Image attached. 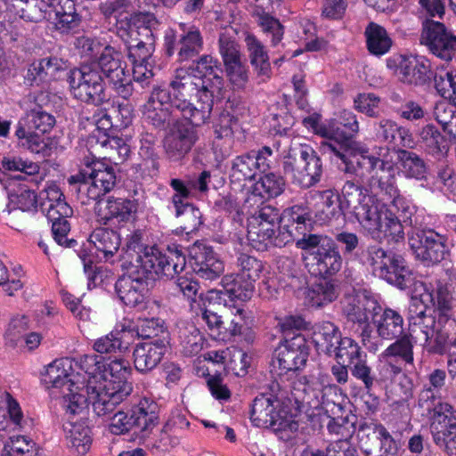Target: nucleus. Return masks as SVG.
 <instances>
[{
    "mask_svg": "<svg viewBox=\"0 0 456 456\" xmlns=\"http://www.w3.org/2000/svg\"><path fill=\"white\" fill-rule=\"evenodd\" d=\"M89 242L95 248L96 256L107 262L118 252L120 236L114 230L101 227L90 234Z\"/></svg>",
    "mask_w": 456,
    "mask_h": 456,
    "instance_id": "nucleus-33",
    "label": "nucleus"
},
{
    "mask_svg": "<svg viewBox=\"0 0 456 456\" xmlns=\"http://www.w3.org/2000/svg\"><path fill=\"white\" fill-rule=\"evenodd\" d=\"M256 175L255 159L251 151L237 156L232 160L230 178L232 183L251 181Z\"/></svg>",
    "mask_w": 456,
    "mask_h": 456,
    "instance_id": "nucleus-47",
    "label": "nucleus"
},
{
    "mask_svg": "<svg viewBox=\"0 0 456 456\" xmlns=\"http://www.w3.org/2000/svg\"><path fill=\"white\" fill-rule=\"evenodd\" d=\"M167 345L160 343H139L133 351L134 365L136 370L142 373H147L155 369L161 362Z\"/></svg>",
    "mask_w": 456,
    "mask_h": 456,
    "instance_id": "nucleus-30",
    "label": "nucleus"
},
{
    "mask_svg": "<svg viewBox=\"0 0 456 456\" xmlns=\"http://www.w3.org/2000/svg\"><path fill=\"white\" fill-rule=\"evenodd\" d=\"M296 246L312 256L321 276L336 274L342 267L343 258L334 240L327 235L304 234Z\"/></svg>",
    "mask_w": 456,
    "mask_h": 456,
    "instance_id": "nucleus-8",
    "label": "nucleus"
},
{
    "mask_svg": "<svg viewBox=\"0 0 456 456\" xmlns=\"http://www.w3.org/2000/svg\"><path fill=\"white\" fill-rule=\"evenodd\" d=\"M187 69L200 80H204V84L215 95L220 94L224 86V69L217 59L210 54H202L192 60Z\"/></svg>",
    "mask_w": 456,
    "mask_h": 456,
    "instance_id": "nucleus-24",
    "label": "nucleus"
},
{
    "mask_svg": "<svg viewBox=\"0 0 456 456\" xmlns=\"http://www.w3.org/2000/svg\"><path fill=\"white\" fill-rule=\"evenodd\" d=\"M390 251H387L378 245H371L362 250L361 261L363 265L371 269L375 276H379L382 268L386 266Z\"/></svg>",
    "mask_w": 456,
    "mask_h": 456,
    "instance_id": "nucleus-58",
    "label": "nucleus"
},
{
    "mask_svg": "<svg viewBox=\"0 0 456 456\" xmlns=\"http://www.w3.org/2000/svg\"><path fill=\"white\" fill-rule=\"evenodd\" d=\"M72 364L70 358L55 360L47 366L42 382L51 389L52 395L62 397L66 414L79 415L86 408L88 396L86 397L78 392L80 387L75 379L77 376Z\"/></svg>",
    "mask_w": 456,
    "mask_h": 456,
    "instance_id": "nucleus-3",
    "label": "nucleus"
},
{
    "mask_svg": "<svg viewBox=\"0 0 456 456\" xmlns=\"http://www.w3.org/2000/svg\"><path fill=\"white\" fill-rule=\"evenodd\" d=\"M158 254H161V251L155 247H151L146 249V253L138 255L134 263L130 261L127 262V264L131 266H135L137 272L142 276H146L147 281H151L155 279V273L159 265L158 262H159L160 259Z\"/></svg>",
    "mask_w": 456,
    "mask_h": 456,
    "instance_id": "nucleus-51",
    "label": "nucleus"
},
{
    "mask_svg": "<svg viewBox=\"0 0 456 456\" xmlns=\"http://www.w3.org/2000/svg\"><path fill=\"white\" fill-rule=\"evenodd\" d=\"M175 110L171 100V92L158 86L153 88L143 106V116L154 128L165 131L180 119L175 113Z\"/></svg>",
    "mask_w": 456,
    "mask_h": 456,
    "instance_id": "nucleus-14",
    "label": "nucleus"
},
{
    "mask_svg": "<svg viewBox=\"0 0 456 456\" xmlns=\"http://www.w3.org/2000/svg\"><path fill=\"white\" fill-rule=\"evenodd\" d=\"M94 207L98 221L103 224H109L116 219L118 222L129 221L137 212L138 203L136 200L126 198H99Z\"/></svg>",
    "mask_w": 456,
    "mask_h": 456,
    "instance_id": "nucleus-22",
    "label": "nucleus"
},
{
    "mask_svg": "<svg viewBox=\"0 0 456 456\" xmlns=\"http://www.w3.org/2000/svg\"><path fill=\"white\" fill-rule=\"evenodd\" d=\"M352 214L365 229L374 234L382 226L384 216H391V210L384 203L375 201L369 196L360 206L354 207Z\"/></svg>",
    "mask_w": 456,
    "mask_h": 456,
    "instance_id": "nucleus-28",
    "label": "nucleus"
},
{
    "mask_svg": "<svg viewBox=\"0 0 456 456\" xmlns=\"http://www.w3.org/2000/svg\"><path fill=\"white\" fill-rule=\"evenodd\" d=\"M96 68L108 80L115 93L124 100H128L134 93V86L126 69V63L122 61L120 52L114 47L106 46L97 60Z\"/></svg>",
    "mask_w": 456,
    "mask_h": 456,
    "instance_id": "nucleus-11",
    "label": "nucleus"
},
{
    "mask_svg": "<svg viewBox=\"0 0 456 456\" xmlns=\"http://www.w3.org/2000/svg\"><path fill=\"white\" fill-rule=\"evenodd\" d=\"M104 365L102 380L98 384L89 380L86 387L88 401L98 416L111 413L133 390L132 384L127 381L132 372L129 361L116 357L110 362L104 360Z\"/></svg>",
    "mask_w": 456,
    "mask_h": 456,
    "instance_id": "nucleus-1",
    "label": "nucleus"
},
{
    "mask_svg": "<svg viewBox=\"0 0 456 456\" xmlns=\"http://www.w3.org/2000/svg\"><path fill=\"white\" fill-rule=\"evenodd\" d=\"M419 41L442 61H451L456 55V36L440 21L424 20Z\"/></svg>",
    "mask_w": 456,
    "mask_h": 456,
    "instance_id": "nucleus-12",
    "label": "nucleus"
},
{
    "mask_svg": "<svg viewBox=\"0 0 456 456\" xmlns=\"http://www.w3.org/2000/svg\"><path fill=\"white\" fill-rule=\"evenodd\" d=\"M124 331H112L95 340L94 349L100 354H124L128 350V345L122 341Z\"/></svg>",
    "mask_w": 456,
    "mask_h": 456,
    "instance_id": "nucleus-59",
    "label": "nucleus"
},
{
    "mask_svg": "<svg viewBox=\"0 0 456 456\" xmlns=\"http://www.w3.org/2000/svg\"><path fill=\"white\" fill-rule=\"evenodd\" d=\"M331 151L332 155L341 161L338 166V169L346 175H354L359 180L370 175L378 167L384 169L387 165L379 158L368 155L367 152L357 153L354 145L348 149L338 146V150L333 147Z\"/></svg>",
    "mask_w": 456,
    "mask_h": 456,
    "instance_id": "nucleus-15",
    "label": "nucleus"
},
{
    "mask_svg": "<svg viewBox=\"0 0 456 456\" xmlns=\"http://www.w3.org/2000/svg\"><path fill=\"white\" fill-rule=\"evenodd\" d=\"M126 432L133 430V435L141 439L147 438L159 423V406L147 398L140 400L129 413H126Z\"/></svg>",
    "mask_w": 456,
    "mask_h": 456,
    "instance_id": "nucleus-20",
    "label": "nucleus"
},
{
    "mask_svg": "<svg viewBox=\"0 0 456 456\" xmlns=\"http://www.w3.org/2000/svg\"><path fill=\"white\" fill-rule=\"evenodd\" d=\"M104 360L103 356L95 354H85L80 357L78 364L80 369L89 376L88 381L93 380L94 384L99 383L95 379L98 376L101 379L102 377V372L105 370Z\"/></svg>",
    "mask_w": 456,
    "mask_h": 456,
    "instance_id": "nucleus-64",
    "label": "nucleus"
},
{
    "mask_svg": "<svg viewBox=\"0 0 456 456\" xmlns=\"http://www.w3.org/2000/svg\"><path fill=\"white\" fill-rule=\"evenodd\" d=\"M384 352L385 356L400 357L406 363H413V338L411 333H403L399 338H395Z\"/></svg>",
    "mask_w": 456,
    "mask_h": 456,
    "instance_id": "nucleus-56",
    "label": "nucleus"
},
{
    "mask_svg": "<svg viewBox=\"0 0 456 456\" xmlns=\"http://www.w3.org/2000/svg\"><path fill=\"white\" fill-rule=\"evenodd\" d=\"M121 266L126 272L118 277L115 282V291L126 305L135 307L144 302L149 290V283L146 276H142L135 266H131L125 260Z\"/></svg>",
    "mask_w": 456,
    "mask_h": 456,
    "instance_id": "nucleus-16",
    "label": "nucleus"
},
{
    "mask_svg": "<svg viewBox=\"0 0 456 456\" xmlns=\"http://www.w3.org/2000/svg\"><path fill=\"white\" fill-rule=\"evenodd\" d=\"M396 159L403 175L419 181H426L428 174V166L416 152L398 149Z\"/></svg>",
    "mask_w": 456,
    "mask_h": 456,
    "instance_id": "nucleus-38",
    "label": "nucleus"
},
{
    "mask_svg": "<svg viewBox=\"0 0 456 456\" xmlns=\"http://www.w3.org/2000/svg\"><path fill=\"white\" fill-rule=\"evenodd\" d=\"M357 421L356 415L347 413L346 416L331 418L327 428L330 434L337 435L338 439L349 440L357 429Z\"/></svg>",
    "mask_w": 456,
    "mask_h": 456,
    "instance_id": "nucleus-55",
    "label": "nucleus"
},
{
    "mask_svg": "<svg viewBox=\"0 0 456 456\" xmlns=\"http://www.w3.org/2000/svg\"><path fill=\"white\" fill-rule=\"evenodd\" d=\"M203 124L180 118L169 128L164 139V149L169 160L179 161L191 151L200 139L198 128Z\"/></svg>",
    "mask_w": 456,
    "mask_h": 456,
    "instance_id": "nucleus-13",
    "label": "nucleus"
},
{
    "mask_svg": "<svg viewBox=\"0 0 456 456\" xmlns=\"http://www.w3.org/2000/svg\"><path fill=\"white\" fill-rule=\"evenodd\" d=\"M280 401L271 394H259L250 405V420L258 428H268L278 416Z\"/></svg>",
    "mask_w": 456,
    "mask_h": 456,
    "instance_id": "nucleus-29",
    "label": "nucleus"
},
{
    "mask_svg": "<svg viewBox=\"0 0 456 456\" xmlns=\"http://www.w3.org/2000/svg\"><path fill=\"white\" fill-rule=\"evenodd\" d=\"M173 106L181 112L183 118L194 124L206 123L210 118L215 94L188 69H177L169 84Z\"/></svg>",
    "mask_w": 456,
    "mask_h": 456,
    "instance_id": "nucleus-2",
    "label": "nucleus"
},
{
    "mask_svg": "<svg viewBox=\"0 0 456 456\" xmlns=\"http://www.w3.org/2000/svg\"><path fill=\"white\" fill-rule=\"evenodd\" d=\"M53 2L46 0H26L20 10V17L29 22H40L51 20L50 7Z\"/></svg>",
    "mask_w": 456,
    "mask_h": 456,
    "instance_id": "nucleus-52",
    "label": "nucleus"
},
{
    "mask_svg": "<svg viewBox=\"0 0 456 456\" xmlns=\"http://www.w3.org/2000/svg\"><path fill=\"white\" fill-rule=\"evenodd\" d=\"M379 278L400 289H405L413 283L414 277L407 261L402 255L390 251L388 258Z\"/></svg>",
    "mask_w": 456,
    "mask_h": 456,
    "instance_id": "nucleus-27",
    "label": "nucleus"
},
{
    "mask_svg": "<svg viewBox=\"0 0 456 456\" xmlns=\"http://www.w3.org/2000/svg\"><path fill=\"white\" fill-rule=\"evenodd\" d=\"M447 237L433 229H411L408 244L415 258L425 265L438 264L449 253Z\"/></svg>",
    "mask_w": 456,
    "mask_h": 456,
    "instance_id": "nucleus-10",
    "label": "nucleus"
},
{
    "mask_svg": "<svg viewBox=\"0 0 456 456\" xmlns=\"http://www.w3.org/2000/svg\"><path fill=\"white\" fill-rule=\"evenodd\" d=\"M172 209L180 229L187 234L197 231L203 223L201 211L192 203L179 204Z\"/></svg>",
    "mask_w": 456,
    "mask_h": 456,
    "instance_id": "nucleus-43",
    "label": "nucleus"
},
{
    "mask_svg": "<svg viewBox=\"0 0 456 456\" xmlns=\"http://www.w3.org/2000/svg\"><path fill=\"white\" fill-rule=\"evenodd\" d=\"M135 331L139 338L148 339L146 343L157 344L163 340L164 345H168V331L164 327V322L159 318L140 321Z\"/></svg>",
    "mask_w": 456,
    "mask_h": 456,
    "instance_id": "nucleus-45",
    "label": "nucleus"
},
{
    "mask_svg": "<svg viewBox=\"0 0 456 456\" xmlns=\"http://www.w3.org/2000/svg\"><path fill=\"white\" fill-rule=\"evenodd\" d=\"M367 49L370 54L382 56L389 52L393 41L382 26L370 22L365 28Z\"/></svg>",
    "mask_w": 456,
    "mask_h": 456,
    "instance_id": "nucleus-42",
    "label": "nucleus"
},
{
    "mask_svg": "<svg viewBox=\"0 0 456 456\" xmlns=\"http://www.w3.org/2000/svg\"><path fill=\"white\" fill-rule=\"evenodd\" d=\"M359 132V123L355 114L348 110L340 112L338 125L330 123V141H323L321 142L320 150L324 154H331V148L335 147L338 150L341 148L348 149L354 144L353 138Z\"/></svg>",
    "mask_w": 456,
    "mask_h": 456,
    "instance_id": "nucleus-21",
    "label": "nucleus"
},
{
    "mask_svg": "<svg viewBox=\"0 0 456 456\" xmlns=\"http://www.w3.org/2000/svg\"><path fill=\"white\" fill-rule=\"evenodd\" d=\"M70 185L78 184V192H86L91 200H98L110 192L117 183L115 168L104 161L94 159L86 162L78 174L69 179Z\"/></svg>",
    "mask_w": 456,
    "mask_h": 456,
    "instance_id": "nucleus-7",
    "label": "nucleus"
},
{
    "mask_svg": "<svg viewBox=\"0 0 456 456\" xmlns=\"http://www.w3.org/2000/svg\"><path fill=\"white\" fill-rule=\"evenodd\" d=\"M286 183L283 176L269 172L251 187L245 203L251 204L252 201L254 204L257 202L263 203L264 193H265L267 198H275L284 191Z\"/></svg>",
    "mask_w": 456,
    "mask_h": 456,
    "instance_id": "nucleus-31",
    "label": "nucleus"
},
{
    "mask_svg": "<svg viewBox=\"0 0 456 456\" xmlns=\"http://www.w3.org/2000/svg\"><path fill=\"white\" fill-rule=\"evenodd\" d=\"M433 441L448 456H456V422L445 425L441 430L433 433Z\"/></svg>",
    "mask_w": 456,
    "mask_h": 456,
    "instance_id": "nucleus-61",
    "label": "nucleus"
},
{
    "mask_svg": "<svg viewBox=\"0 0 456 456\" xmlns=\"http://www.w3.org/2000/svg\"><path fill=\"white\" fill-rule=\"evenodd\" d=\"M374 131L379 141L392 144L394 147H406L412 142L409 130L399 126L395 121L384 118L374 124Z\"/></svg>",
    "mask_w": 456,
    "mask_h": 456,
    "instance_id": "nucleus-34",
    "label": "nucleus"
},
{
    "mask_svg": "<svg viewBox=\"0 0 456 456\" xmlns=\"http://www.w3.org/2000/svg\"><path fill=\"white\" fill-rule=\"evenodd\" d=\"M340 201L342 208L349 213L354 211V207H358L363 202L369 195L363 192V188L359 179L346 180L341 189Z\"/></svg>",
    "mask_w": 456,
    "mask_h": 456,
    "instance_id": "nucleus-49",
    "label": "nucleus"
},
{
    "mask_svg": "<svg viewBox=\"0 0 456 456\" xmlns=\"http://www.w3.org/2000/svg\"><path fill=\"white\" fill-rule=\"evenodd\" d=\"M312 338L318 351L332 355L343 338L334 323L322 322L314 325Z\"/></svg>",
    "mask_w": 456,
    "mask_h": 456,
    "instance_id": "nucleus-36",
    "label": "nucleus"
},
{
    "mask_svg": "<svg viewBox=\"0 0 456 456\" xmlns=\"http://www.w3.org/2000/svg\"><path fill=\"white\" fill-rule=\"evenodd\" d=\"M68 415L69 422L64 426L67 432L68 445L75 450L80 455L86 454L92 444L91 430L84 423L71 421V417L75 415Z\"/></svg>",
    "mask_w": 456,
    "mask_h": 456,
    "instance_id": "nucleus-40",
    "label": "nucleus"
},
{
    "mask_svg": "<svg viewBox=\"0 0 456 456\" xmlns=\"http://www.w3.org/2000/svg\"><path fill=\"white\" fill-rule=\"evenodd\" d=\"M218 53L223 63L242 57L239 43L234 35L229 31H224L219 34Z\"/></svg>",
    "mask_w": 456,
    "mask_h": 456,
    "instance_id": "nucleus-62",
    "label": "nucleus"
},
{
    "mask_svg": "<svg viewBox=\"0 0 456 456\" xmlns=\"http://www.w3.org/2000/svg\"><path fill=\"white\" fill-rule=\"evenodd\" d=\"M55 123L54 116L47 110H27L18 122L15 134L23 147L43 158L49 157L52 147L45 134L53 128Z\"/></svg>",
    "mask_w": 456,
    "mask_h": 456,
    "instance_id": "nucleus-5",
    "label": "nucleus"
},
{
    "mask_svg": "<svg viewBox=\"0 0 456 456\" xmlns=\"http://www.w3.org/2000/svg\"><path fill=\"white\" fill-rule=\"evenodd\" d=\"M190 264L196 274L205 280L213 281L224 273V265L213 248L196 241L189 248Z\"/></svg>",
    "mask_w": 456,
    "mask_h": 456,
    "instance_id": "nucleus-19",
    "label": "nucleus"
},
{
    "mask_svg": "<svg viewBox=\"0 0 456 456\" xmlns=\"http://www.w3.org/2000/svg\"><path fill=\"white\" fill-rule=\"evenodd\" d=\"M183 27V33L180 35L176 42L174 37L166 38V53L168 56H172L177 52L178 61H187L197 57L203 49V37L200 29L195 26L185 28Z\"/></svg>",
    "mask_w": 456,
    "mask_h": 456,
    "instance_id": "nucleus-23",
    "label": "nucleus"
},
{
    "mask_svg": "<svg viewBox=\"0 0 456 456\" xmlns=\"http://www.w3.org/2000/svg\"><path fill=\"white\" fill-rule=\"evenodd\" d=\"M168 254H158L160 257L155 276L158 278L174 279L183 271L186 265L185 255L182 248L174 245L167 248Z\"/></svg>",
    "mask_w": 456,
    "mask_h": 456,
    "instance_id": "nucleus-37",
    "label": "nucleus"
},
{
    "mask_svg": "<svg viewBox=\"0 0 456 456\" xmlns=\"http://www.w3.org/2000/svg\"><path fill=\"white\" fill-rule=\"evenodd\" d=\"M279 224H261L248 225V239L255 243L267 246L272 244L281 248L292 240V235L289 232H280L276 235V227Z\"/></svg>",
    "mask_w": 456,
    "mask_h": 456,
    "instance_id": "nucleus-35",
    "label": "nucleus"
},
{
    "mask_svg": "<svg viewBox=\"0 0 456 456\" xmlns=\"http://www.w3.org/2000/svg\"><path fill=\"white\" fill-rule=\"evenodd\" d=\"M358 436L365 442V452L371 456H396L398 446L387 429L381 424L362 422L358 428Z\"/></svg>",
    "mask_w": 456,
    "mask_h": 456,
    "instance_id": "nucleus-18",
    "label": "nucleus"
},
{
    "mask_svg": "<svg viewBox=\"0 0 456 456\" xmlns=\"http://www.w3.org/2000/svg\"><path fill=\"white\" fill-rule=\"evenodd\" d=\"M45 192L46 201L43 203V207L46 210L47 219L55 220L60 216H72L73 210L65 201L64 195L57 185L49 186Z\"/></svg>",
    "mask_w": 456,
    "mask_h": 456,
    "instance_id": "nucleus-44",
    "label": "nucleus"
},
{
    "mask_svg": "<svg viewBox=\"0 0 456 456\" xmlns=\"http://www.w3.org/2000/svg\"><path fill=\"white\" fill-rule=\"evenodd\" d=\"M333 354L337 361L348 364L350 367L358 360L366 358V354L361 346L351 338L345 337L339 340Z\"/></svg>",
    "mask_w": 456,
    "mask_h": 456,
    "instance_id": "nucleus-53",
    "label": "nucleus"
},
{
    "mask_svg": "<svg viewBox=\"0 0 456 456\" xmlns=\"http://www.w3.org/2000/svg\"><path fill=\"white\" fill-rule=\"evenodd\" d=\"M420 141L425 151L432 156H444L448 151L445 136L433 124L422 127L419 133Z\"/></svg>",
    "mask_w": 456,
    "mask_h": 456,
    "instance_id": "nucleus-46",
    "label": "nucleus"
},
{
    "mask_svg": "<svg viewBox=\"0 0 456 456\" xmlns=\"http://www.w3.org/2000/svg\"><path fill=\"white\" fill-rule=\"evenodd\" d=\"M321 198L320 208L315 214L319 221L326 223L345 215L346 209L342 208L338 194H335L331 190H326L322 192Z\"/></svg>",
    "mask_w": 456,
    "mask_h": 456,
    "instance_id": "nucleus-48",
    "label": "nucleus"
},
{
    "mask_svg": "<svg viewBox=\"0 0 456 456\" xmlns=\"http://www.w3.org/2000/svg\"><path fill=\"white\" fill-rule=\"evenodd\" d=\"M2 456H37L36 444L24 436L11 437L4 444Z\"/></svg>",
    "mask_w": 456,
    "mask_h": 456,
    "instance_id": "nucleus-60",
    "label": "nucleus"
},
{
    "mask_svg": "<svg viewBox=\"0 0 456 456\" xmlns=\"http://www.w3.org/2000/svg\"><path fill=\"white\" fill-rule=\"evenodd\" d=\"M244 41L248 53L250 64L255 71L258 75L270 77L271 63L265 45L251 33L246 34Z\"/></svg>",
    "mask_w": 456,
    "mask_h": 456,
    "instance_id": "nucleus-39",
    "label": "nucleus"
},
{
    "mask_svg": "<svg viewBox=\"0 0 456 456\" xmlns=\"http://www.w3.org/2000/svg\"><path fill=\"white\" fill-rule=\"evenodd\" d=\"M211 180L210 171H202L197 178L189 176L181 178H172L169 181V186L173 189L174 194L170 198L172 207L189 202L194 191L200 193H206L208 191V184Z\"/></svg>",
    "mask_w": 456,
    "mask_h": 456,
    "instance_id": "nucleus-26",
    "label": "nucleus"
},
{
    "mask_svg": "<svg viewBox=\"0 0 456 456\" xmlns=\"http://www.w3.org/2000/svg\"><path fill=\"white\" fill-rule=\"evenodd\" d=\"M341 313L347 324L356 328L363 343L371 336L370 320L382 311V306L365 290L352 289L342 297Z\"/></svg>",
    "mask_w": 456,
    "mask_h": 456,
    "instance_id": "nucleus-6",
    "label": "nucleus"
},
{
    "mask_svg": "<svg viewBox=\"0 0 456 456\" xmlns=\"http://www.w3.org/2000/svg\"><path fill=\"white\" fill-rule=\"evenodd\" d=\"M282 168L294 184L304 189L317 184L322 175V159L308 144L291 145L284 157Z\"/></svg>",
    "mask_w": 456,
    "mask_h": 456,
    "instance_id": "nucleus-4",
    "label": "nucleus"
},
{
    "mask_svg": "<svg viewBox=\"0 0 456 456\" xmlns=\"http://www.w3.org/2000/svg\"><path fill=\"white\" fill-rule=\"evenodd\" d=\"M372 322L378 335L383 339L392 340L404 333L403 318L399 312L392 308H382V311L374 316Z\"/></svg>",
    "mask_w": 456,
    "mask_h": 456,
    "instance_id": "nucleus-32",
    "label": "nucleus"
},
{
    "mask_svg": "<svg viewBox=\"0 0 456 456\" xmlns=\"http://www.w3.org/2000/svg\"><path fill=\"white\" fill-rule=\"evenodd\" d=\"M309 356V346L301 333L291 338L281 340L275 349L274 358L281 371H297L303 369Z\"/></svg>",
    "mask_w": 456,
    "mask_h": 456,
    "instance_id": "nucleus-17",
    "label": "nucleus"
},
{
    "mask_svg": "<svg viewBox=\"0 0 456 456\" xmlns=\"http://www.w3.org/2000/svg\"><path fill=\"white\" fill-rule=\"evenodd\" d=\"M287 219L291 225L297 224L296 229L299 233L306 234L307 227H312L313 213L307 205L297 204L286 208L281 216V222Z\"/></svg>",
    "mask_w": 456,
    "mask_h": 456,
    "instance_id": "nucleus-50",
    "label": "nucleus"
},
{
    "mask_svg": "<svg viewBox=\"0 0 456 456\" xmlns=\"http://www.w3.org/2000/svg\"><path fill=\"white\" fill-rule=\"evenodd\" d=\"M338 296L337 286L327 280L320 281L313 285L309 292L312 305L322 307L334 301Z\"/></svg>",
    "mask_w": 456,
    "mask_h": 456,
    "instance_id": "nucleus-54",
    "label": "nucleus"
},
{
    "mask_svg": "<svg viewBox=\"0 0 456 456\" xmlns=\"http://www.w3.org/2000/svg\"><path fill=\"white\" fill-rule=\"evenodd\" d=\"M380 98L372 93L358 94L354 100V107L368 117L378 118L380 115Z\"/></svg>",
    "mask_w": 456,
    "mask_h": 456,
    "instance_id": "nucleus-63",
    "label": "nucleus"
},
{
    "mask_svg": "<svg viewBox=\"0 0 456 456\" xmlns=\"http://www.w3.org/2000/svg\"><path fill=\"white\" fill-rule=\"evenodd\" d=\"M403 83L415 86H429L434 77L431 62L424 57L403 58L398 66Z\"/></svg>",
    "mask_w": 456,
    "mask_h": 456,
    "instance_id": "nucleus-25",
    "label": "nucleus"
},
{
    "mask_svg": "<svg viewBox=\"0 0 456 456\" xmlns=\"http://www.w3.org/2000/svg\"><path fill=\"white\" fill-rule=\"evenodd\" d=\"M221 285L232 299L247 301L251 298L255 290V282L239 273L224 275Z\"/></svg>",
    "mask_w": 456,
    "mask_h": 456,
    "instance_id": "nucleus-41",
    "label": "nucleus"
},
{
    "mask_svg": "<svg viewBox=\"0 0 456 456\" xmlns=\"http://www.w3.org/2000/svg\"><path fill=\"white\" fill-rule=\"evenodd\" d=\"M68 80L74 98L98 108L109 102L103 77L93 65L70 70Z\"/></svg>",
    "mask_w": 456,
    "mask_h": 456,
    "instance_id": "nucleus-9",
    "label": "nucleus"
},
{
    "mask_svg": "<svg viewBox=\"0 0 456 456\" xmlns=\"http://www.w3.org/2000/svg\"><path fill=\"white\" fill-rule=\"evenodd\" d=\"M236 266L239 274L256 282L260 278L264 265L257 257L247 253H240L236 258Z\"/></svg>",
    "mask_w": 456,
    "mask_h": 456,
    "instance_id": "nucleus-57",
    "label": "nucleus"
}]
</instances>
